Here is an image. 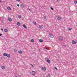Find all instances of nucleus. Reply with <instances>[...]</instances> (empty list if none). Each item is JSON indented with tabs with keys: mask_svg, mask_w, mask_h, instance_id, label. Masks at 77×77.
<instances>
[{
	"mask_svg": "<svg viewBox=\"0 0 77 77\" xmlns=\"http://www.w3.org/2000/svg\"><path fill=\"white\" fill-rule=\"evenodd\" d=\"M32 75L34 76V75H35V72L33 71H32Z\"/></svg>",
	"mask_w": 77,
	"mask_h": 77,
	"instance_id": "1",
	"label": "nucleus"
},
{
	"mask_svg": "<svg viewBox=\"0 0 77 77\" xmlns=\"http://www.w3.org/2000/svg\"><path fill=\"white\" fill-rule=\"evenodd\" d=\"M49 37L50 38H53V37H54V36H53V34L50 33L49 34Z\"/></svg>",
	"mask_w": 77,
	"mask_h": 77,
	"instance_id": "2",
	"label": "nucleus"
},
{
	"mask_svg": "<svg viewBox=\"0 0 77 77\" xmlns=\"http://www.w3.org/2000/svg\"><path fill=\"white\" fill-rule=\"evenodd\" d=\"M59 38L60 41H63V38L62 36H60L59 37Z\"/></svg>",
	"mask_w": 77,
	"mask_h": 77,
	"instance_id": "3",
	"label": "nucleus"
},
{
	"mask_svg": "<svg viewBox=\"0 0 77 77\" xmlns=\"http://www.w3.org/2000/svg\"><path fill=\"white\" fill-rule=\"evenodd\" d=\"M57 19L58 20H61V17H59V16L57 17Z\"/></svg>",
	"mask_w": 77,
	"mask_h": 77,
	"instance_id": "4",
	"label": "nucleus"
},
{
	"mask_svg": "<svg viewBox=\"0 0 77 77\" xmlns=\"http://www.w3.org/2000/svg\"><path fill=\"white\" fill-rule=\"evenodd\" d=\"M7 9H8L9 11H11V8L9 7H8Z\"/></svg>",
	"mask_w": 77,
	"mask_h": 77,
	"instance_id": "5",
	"label": "nucleus"
},
{
	"mask_svg": "<svg viewBox=\"0 0 77 77\" xmlns=\"http://www.w3.org/2000/svg\"><path fill=\"white\" fill-rule=\"evenodd\" d=\"M42 70H43V71H45V70H46V68L44 67H43L42 68Z\"/></svg>",
	"mask_w": 77,
	"mask_h": 77,
	"instance_id": "6",
	"label": "nucleus"
},
{
	"mask_svg": "<svg viewBox=\"0 0 77 77\" xmlns=\"http://www.w3.org/2000/svg\"><path fill=\"white\" fill-rule=\"evenodd\" d=\"M8 20L9 21H10V22H11V21H12V19L10 17L8 18Z\"/></svg>",
	"mask_w": 77,
	"mask_h": 77,
	"instance_id": "7",
	"label": "nucleus"
},
{
	"mask_svg": "<svg viewBox=\"0 0 77 77\" xmlns=\"http://www.w3.org/2000/svg\"><path fill=\"white\" fill-rule=\"evenodd\" d=\"M72 43H73V44H76V42L74 40H73L72 41Z\"/></svg>",
	"mask_w": 77,
	"mask_h": 77,
	"instance_id": "8",
	"label": "nucleus"
},
{
	"mask_svg": "<svg viewBox=\"0 0 77 77\" xmlns=\"http://www.w3.org/2000/svg\"><path fill=\"white\" fill-rule=\"evenodd\" d=\"M18 52L19 54H22V53H23L21 51H19Z\"/></svg>",
	"mask_w": 77,
	"mask_h": 77,
	"instance_id": "9",
	"label": "nucleus"
},
{
	"mask_svg": "<svg viewBox=\"0 0 77 77\" xmlns=\"http://www.w3.org/2000/svg\"><path fill=\"white\" fill-rule=\"evenodd\" d=\"M7 57H10V54H7Z\"/></svg>",
	"mask_w": 77,
	"mask_h": 77,
	"instance_id": "10",
	"label": "nucleus"
},
{
	"mask_svg": "<svg viewBox=\"0 0 77 77\" xmlns=\"http://www.w3.org/2000/svg\"><path fill=\"white\" fill-rule=\"evenodd\" d=\"M2 68L3 69H5V67L4 66H2Z\"/></svg>",
	"mask_w": 77,
	"mask_h": 77,
	"instance_id": "11",
	"label": "nucleus"
},
{
	"mask_svg": "<svg viewBox=\"0 0 77 77\" xmlns=\"http://www.w3.org/2000/svg\"><path fill=\"white\" fill-rule=\"evenodd\" d=\"M39 42H43V40L42 39H40L39 40Z\"/></svg>",
	"mask_w": 77,
	"mask_h": 77,
	"instance_id": "12",
	"label": "nucleus"
},
{
	"mask_svg": "<svg viewBox=\"0 0 77 77\" xmlns=\"http://www.w3.org/2000/svg\"><path fill=\"white\" fill-rule=\"evenodd\" d=\"M21 8H24V5L23 4H21Z\"/></svg>",
	"mask_w": 77,
	"mask_h": 77,
	"instance_id": "13",
	"label": "nucleus"
},
{
	"mask_svg": "<svg viewBox=\"0 0 77 77\" xmlns=\"http://www.w3.org/2000/svg\"><path fill=\"white\" fill-rule=\"evenodd\" d=\"M23 27H24V28L25 29H26L27 28V27L25 25H23Z\"/></svg>",
	"mask_w": 77,
	"mask_h": 77,
	"instance_id": "14",
	"label": "nucleus"
},
{
	"mask_svg": "<svg viewBox=\"0 0 77 77\" xmlns=\"http://www.w3.org/2000/svg\"><path fill=\"white\" fill-rule=\"evenodd\" d=\"M39 27L40 29H42V28H43L42 26L39 25Z\"/></svg>",
	"mask_w": 77,
	"mask_h": 77,
	"instance_id": "15",
	"label": "nucleus"
},
{
	"mask_svg": "<svg viewBox=\"0 0 77 77\" xmlns=\"http://www.w3.org/2000/svg\"><path fill=\"white\" fill-rule=\"evenodd\" d=\"M47 61L48 63H50V60H47Z\"/></svg>",
	"mask_w": 77,
	"mask_h": 77,
	"instance_id": "16",
	"label": "nucleus"
},
{
	"mask_svg": "<svg viewBox=\"0 0 77 77\" xmlns=\"http://www.w3.org/2000/svg\"><path fill=\"white\" fill-rule=\"evenodd\" d=\"M4 31L5 32H8V29H5Z\"/></svg>",
	"mask_w": 77,
	"mask_h": 77,
	"instance_id": "17",
	"label": "nucleus"
},
{
	"mask_svg": "<svg viewBox=\"0 0 77 77\" xmlns=\"http://www.w3.org/2000/svg\"><path fill=\"white\" fill-rule=\"evenodd\" d=\"M17 25H18L19 26H20V22H18L17 23ZM19 24V25H18Z\"/></svg>",
	"mask_w": 77,
	"mask_h": 77,
	"instance_id": "18",
	"label": "nucleus"
},
{
	"mask_svg": "<svg viewBox=\"0 0 77 77\" xmlns=\"http://www.w3.org/2000/svg\"><path fill=\"white\" fill-rule=\"evenodd\" d=\"M18 17L19 18H21V16L20 15H19L18 16Z\"/></svg>",
	"mask_w": 77,
	"mask_h": 77,
	"instance_id": "19",
	"label": "nucleus"
},
{
	"mask_svg": "<svg viewBox=\"0 0 77 77\" xmlns=\"http://www.w3.org/2000/svg\"><path fill=\"white\" fill-rule=\"evenodd\" d=\"M4 56H7V54H6V53H4L3 54Z\"/></svg>",
	"mask_w": 77,
	"mask_h": 77,
	"instance_id": "20",
	"label": "nucleus"
},
{
	"mask_svg": "<svg viewBox=\"0 0 77 77\" xmlns=\"http://www.w3.org/2000/svg\"><path fill=\"white\" fill-rule=\"evenodd\" d=\"M35 42V41L33 39L31 40V42Z\"/></svg>",
	"mask_w": 77,
	"mask_h": 77,
	"instance_id": "21",
	"label": "nucleus"
},
{
	"mask_svg": "<svg viewBox=\"0 0 77 77\" xmlns=\"http://www.w3.org/2000/svg\"><path fill=\"white\" fill-rule=\"evenodd\" d=\"M68 29L69 30H71L72 29L71 28L69 27V28Z\"/></svg>",
	"mask_w": 77,
	"mask_h": 77,
	"instance_id": "22",
	"label": "nucleus"
},
{
	"mask_svg": "<svg viewBox=\"0 0 77 77\" xmlns=\"http://www.w3.org/2000/svg\"><path fill=\"white\" fill-rule=\"evenodd\" d=\"M33 23L35 25H36V23L35 22H33Z\"/></svg>",
	"mask_w": 77,
	"mask_h": 77,
	"instance_id": "23",
	"label": "nucleus"
},
{
	"mask_svg": "<svg viewBox=\"0 0 77 77\" xmlns=\"http://www.w3.org/2000/svg\"><path fill=\"white\" fill-rule=\"evenodd\" d=\"M74 3L75 4H77V2L76 1H75Z\"/></svg>",
	"mask_w": 77,
	"mask_h": 77,
	"instance_id": "24",
	"label": "nucleus"
},
{
	"mask_svg": "<svg viewBox=\"0 0 77 77\" xmlns=\"http://www.w3.org/2000/svg\"><path fill=\"white\" fill-rule=\"evenodd\" d=\"M14 51L15 52H16V51H17V49H15L14 50Z\"/></svg>",
	"mask_w": 77,
	"mask_h": 77,
	"instance_id": "25",
	"label": "nucleus"
},
{
	"mask_svg": "<svg viewBox=\"0 0 77 77\" xmlns=\"http://www.w3.org/2000/svg\"><path fill=\"white\" fill-rule=\"evenodd\" d=\"M44 18L45 19H46V16H45L44 17Z\"/></svg>",
	"mask_w": 77,
	"mask_h": 77,
	"instance_id": "26",
	"label": "nucleus"
},
{
	"mask_svg": "<svg viewBox=\"0 0 77 77\" xmlns=\"http://www.w3.org/2000/svg\"><path fill=\"white\" fill-rule=\"evenodd\" d=\"M48 59V58H47V57H46L45 58V60H47Z\"/></svg>",
	"mask_w": 77,
	"mask_h": 77,
	"instance_id": "27",
	"label": "nucleus"
},
{
	"mask_svg": "<svg viewBox=\"0 0 77 77\" xmlns=\"http://www.w3.org/2000/svg\"><path fill=\"white\" fill-rule=\"evenodd\" d=\"M50 8L51 10H53V8H52V7H51Z\"/></svg>",
	"mask_w": 77,
	"mask_h": 77,
	"instance_id": "28",
	"label": "nucleus"
},
{
	"mask_svg": "<svg viewBox=\"0 0 77 77\" xmlns=\"http://www.w3.org/2000/svg\"><path fill=\"white\" fill-rule=\"evenodd\" d=\"M17 6L18 7H20V5L19 4H17Z\"/></svg>",
	"mask_w": 77,
	"mask_h": 77,
	"instance_id": "29",
	"label": "nucleus"
},
{
	"mask_svg": "<svg viewBox=\"0 0 77 77\" xmlns=\"http://www.w3.org/2000/svg\"><path fill=\"white\" fill-rule=\"evenodd\" d=\"M17 2H20V0H16Z\"/></svg>",
	"mask_w": 77,
	"mask_h": 77,
	"instance_id": "30",
	"label": "nucleus"
},
{
	"mask_svg": "<svg viewBox=\"0 0 77 77\" xmlns=\"http://www.w3.org/2000/svg\"><path fill=\"white\" fill-rule=\"evenodd\" d=\"M55 69H56V70H57V69L56 67H55Z\"/></svg>",
	"mask_w": 77,
	"mask_h": 77,
	"instance_id": "31",
	"label": "nucleus"
},
{
	"mask_svg": "<svg viewBox=\"0 0 77 77\" xmlns=\"http://www.w3.org/2000/svg\"><path fill=\"white\" fill-rule=\"evenodd\" d=\"M46 50H49L48 49V48H46Z\"/></svg>",
	"mask_w": 77,
	"mask_h": 77,
	"instance_id": "32",
	"label": "nucleus"
},
{
	"mask_svg": "<svg viewBox=\"0 0 77 77\" xmlns=\"http://www.w3.org/2000/svg\"><path fill=\"white\" fill-rule=\"evenodd\" d=\"M2 19H4V17H2Z\"/></svg>",
	"mask_w": 77,
	"mask_h": 77,
	"instance_id": "33",
	"label": "nucleus"
},
{
	"mask_svg": "<svg viewBox=\"0 0 77 77\" xmlns=\"http://www.w3.org/2000/svg\"><path fill=\"white\" fill-rule=\"evenodd\" d=\"M1 30H2V31H3V28L1 29Z\"/></svg>",
	"mask_w": 77,
	"mask_h": 77,
	"instance_id": "34",
	"label": "nucleus"
},
{
	"mask_svg": "<svg viewBox=\"0 0 77 77\" xmlns=\"http://www.w3.org/2000/svg\"><path fill=\"white\" fill-rule=\"evenodd\" d=\"M2 34H0V36H2Z\"/></svg>",
	"mask_w": 77,
	"mask_h": 77,
	"instance_id": "35",
	"label": "nucleus"
},
{
	"mask_svg": "<svg viewBox=\"0 0 77 77\" xmlns=\"http://www.w3.org/2000/svg\"><path fill=\"white\" fill-rule=\"evenodd\" d=\"M32 65V66L33 67V65Z\"/></svg>",
	"mask_w": 77,
	"mask_h": 77,
	"instance_id": "36",
	"label": "nucleus"
},
{
	"mask_svg": "<svg viewBox=\"0 0 77 77\" xmlns=\"http://www.w3.org/2000/svg\"><path fill=\"white\" fill-rule=\"evenodd\" d=\"M57 0V2H58V1H59V0Z\"/></svg>",
	"mask_w": 77,
	"mask_h": 77,
	"instance_id": "37",
	"label": "nucleus"
},
{
	"mask_svg": "<svg viewBox=\"0 0 77 77\" xmlns=\"http://www.w3.org/2000/svg\"><path fill=\"white\" fill-rule=\"evenodd\" d=\"M0 2H2V1L0 0Z\"/></svg>",
	"mask_w": 77,
	"mask_h": 77,
	"instance_id": "38",
	"label": "nucleus"
}]
</instances>
